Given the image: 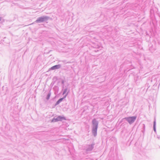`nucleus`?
<instances>
[{"label": "nucleus", "mask_w": 160, "mask_h": 160, "mask_svg": "<svg viewBox=\"0 0 160 160\" xmlns=\"http://www.w3.org/2000/svg\"><path fill=\"white\" fill-rule=\"evenodd\" d=\"M57 119L58 120H61V118L60 117H58L57 118Z\"/></svg>", "instance_id": "6e6552de"}, {"label": "nucleus", "mask_w": 160, "mask_h": 160, "mask_svg": "<svg viewBox=\"0 0 160 160\" xmlns=\"http://www.w3.org/2000/svg\"><path fill=\"white\" fill-rule=\"evenodd\" d=\"M60 67V65H56L52 67L51 69L52 70H54L55 69L59 68Z\"/></svg>", "instance_id": "f03ea898"}, {"label": "nucleus", "mask_w": 160, "mask_h": 160, "mask_svg": "<svg viewBox=\"0 0 160 160\" xmlns=\"http://www.w3.org/2000/svg\"><path fill=\"white\" fill-rule=\"evenodd\" d=\"M136 118V117H131L126 118L125 119L129 123H132L134 122Z\"/></svg>", "instance_id": "f257e3e1"}, {"label": "nucleus", "mask_w": 160, "mask_h": 160, "mask_svg": "<svg viewBox=\"0 0 160 160\" xmlns=\"http://www.w3.org/2000/svg\"><path fill=\"white\" fill-rule=\"evenodd\" d=\"M63 98H61L59 100L60 102L63 100Z\"/></svg>", "instance_id": "0eeeda50"}, {"label": "nucleus", "mask_w": 160, "mask_h": 160, "mask_svg": "<svg viewBox=\"0 0 160 160\" xmlns=\"http://www.w3.org/2000/svg\"><path fill=\"white\" fill-rule=\"evenodd\" d=\"M92 123L93 124H97L96 121L95 119H93L92 121Z\"/></svg>", "instance_id": "20e7f679"}, {"label": "nucleus", "mask_w": 160, "mask_h": 160, "mask_svg": "<svg viewBox=\"0 0 160 160\" xmlns=\"http://www.w3.org/2000/svg\"><path fill=\"white\" fill-rule=\"evenodd\" d=\"M60 102L58 100L56 103L55 105H58L59 103Z\"/></svg>", "instance_id": "39448f33"}, {"label": "nucleus", "mask_w": 160, "mask_h": 160, "mask_svg": "<svg viewBox=\"0 0 160 160\" xmlns=\"http://www.w3.org/2000/svg\"><path fill=\"white\" fill-rule=\"evenodd\" d=\"M96 129H97V128H96L95 129V130H94L95 132H96Z\"/></svg>", "instance_id": "1a4fd4ad"}, {"label": "nucleus", "mask_w": 160, "mask_h": 160, "mask_svg": "<svg viewBox=\"0 0 160 160\" xmlns=\"http://www.w3.org/2000/svg\"><path fill=\"white\" fill-rule=\"evenodd\" d=\"M44 19L45 18H40L36 21V22H42L44 21Z\"/></svg>", "instance_id": "7ed1b4c3"}, {"label": "nucleus", "mask_w": 160, "mask_h": 160, "mask_svg": "<svg viewBox=\"0 0 160 160\" xmlns=\"http://www.w3.org/2000/svg\"><path fill=\"white\" fill-rule=\"evenodd\" d=\"M50 96V94H49L48 95V98H47V99H48L49 98Z\"/></svg>", "instance_id": "423d86ee"}]
</instances>
